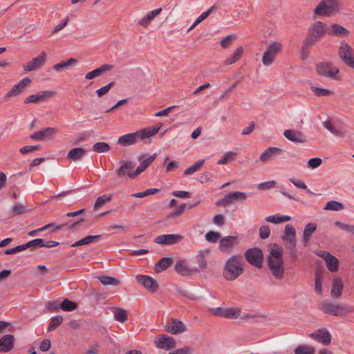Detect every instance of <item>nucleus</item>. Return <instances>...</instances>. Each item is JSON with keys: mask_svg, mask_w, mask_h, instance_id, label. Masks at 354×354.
Returning a JSON list of instances; mask_svg holds the SVG:
<instances>
[{"mask_svg": "<svg viewBox=\"0 0 354 354\" xmlns=\"http://www.w3.org/2000/svg\"><path fill=\"white\" fill-rule=\"evenodd\" d=\"M283 248L274 243L270 245L269 254L267 257V266L273 275L277 280H281L285 274V266L283 260Z\"/></svg>", "mask_w": 354, "mask_h": 354, "instance_id": "f257e3e1", "label": "nucleus"}, {"mask_svg": "<svg viewBox=\"0 0 354 354\" xmlns=\"http://www.w3.org/2000/svg\"><path fill=\"white\" fill-rule=\"evenodd\" d=\"M244 271L243 257L241 255H234L225 262L223 276L227 281H234Z\"/></svg>", "mask_w": 354, "mask_h": 354, "instance_id": "f03ea898", "label": "nucleus"}, {"mask_svg": "<svg viewBox=\"0 0 354 354\" xmlns=\"http://www.w3.org/2000/svg\"><path fill=\"white\" fill-rule=\"evenodd\" d=\"M326 25L321 21H316L309 29L308 34L303 43L302 53H308V48L318 42L326 32Z\"/></svg>", "mask_w": 354, "mask_h": 354, "instance_id": "7ed1b4c3", "label": "nucleus"}, {"mask_svg": "<svg viewBox=\"0 0 354 354\" xmlns=\"http://www.w3.org/2000/svg\"><path fill=\"white\" fill-rule=\"evenodd\" d=\"M320 308L324 313L334 316H342L353 311L346 305L333 304L329 301L322 302Z\"/></svg>", "mask_w": 354, "mask_h": 354, "instance_id": "20e7f679", "label": "nucleus"}, {"mask_svg": "<svg viewBox=\"0 0 354 354\" xmlns=\"http://www.w3.org/2000/svg\"><path fill=\"white\" fill-rule=\"evenodd\" d=\"M338 54L346 66L354 68V51L348 43L345 41L341 43Z\"/></svg>", "mask_w": 354, "mask_h": 354, "instance_id": "39448f33", "label": "nucleus"}, {"mask_svg": "<svg viewBox=\"0 0 354 354\" xmlns=\"http://www.w3.org/2000/svg\"><path fill=\"white\" fill-rule=\"evenodd\" d=\"M245 257L248 262L257 268L263 266V254L261 249L253 248L245 252Z\"/></svg>", "mask_w": 354, "mask_h": 354, "instance_id": "423d86ee", "label": "nucleus"}, {"mask_svg": "<svg viewBox=\"0 0 354 354\" xmlns=\"http://www.w3.org/2000/svg\"><path fill=\"white\" fill-rule=\"evenodd\" d=\"M282 45L279 42H273L270 44L264 52L262 62L265 66H270L274 61L276 55L281 49Z\"/></svg>", "mask_w": 354, "mask_h": 354, "instance_id": "0eeeda50", "label": "nucleus"}, {"mask_svg": "<svg viewBox=\"0 0 354 354\" xmlns=\"http://www.w3.org/2000/svg\"><path fill=\"white\" fill-rule=\"evenodd\" d=\"M316 71L320 75L335 78V76L339 73V69L333 67L330 63L328 62H319L316 64Z\"/></svg>", "mask_w": 354, "mask_h": 354, "instance_id": "6e6552de", "label": "nucleus"}, {"mask_svg": "<svg viewBox=\"0 0 354 354\" xmlns=\"http://www.w3.org/2000/svg\"><path fill=\"white\" fill-rule=\"evenodd\" d=\"M46 57V53L44 51H42L39 55L33 58L31 61L24 65L23 68L24 71L30 72L37 71L41 68L45 64Z\"/></svg>", "mask_w": 354, "mask_h": 354, "instance_id": "1a4fd4ad", "label": "nucleus"}, {"mask_svg": "<svg viewBox=\"0 0 354 354\" xmlns=\"http://www.w3.org/2000/svg\"><path fill=\"white\" fill-rule=\"evenodd\" d=\"M119 164L120 167L115 170L117 175L120 178L127 175L131 178V174H134L133 169L136 167V163L131 160H120Z\"/></svg>", "mask_w": 354, "mask_h": 354, "instance_id": "9d476101", "label": "nucleus"}, {"mask_svg": "<svg viewBox=\"0 0 354 354\" xmlns=\"http://www.w3.org/2000/svg\"><path fill=\"white\" fill-rule=\"evenodd\" d=\"M57 132L56 129L54 127H46L39 131H35L30 136V138L37 141L50 140L57 133Z\"/></svg>", "mask_w": 354, "mask_h": 354, "instance_id": "9b49d317", "label": "nucleus"}, {"mask_svg": "<svg viewBox=\"0 0 354 354\" xmlns=\"http://www.w3.org/2000/svg\"><path fill=\"white\" fill-rule=\"evenodd\" d=\"M183 239V236L177 234H162L156 237L154 242L160 245H174Z\"/></svg>", "mask_w": 354, "mask_h": 354, "instance_id": "f8f14e48", "label": "nucleus"}, {"mask_svg": "<svg viewBox=\"0 0 354 354\" xmlns=\"http://www.w3.org/2000/svg\"><path fill=\"white\" fill-rule=\"evenodd\" d=\"M319 255L324 259L329 271L335 272L338 270L339 260L337 258L326 251H321Z\"/></svg>", "mask_w": 354, "mask_h": 354, "instance_id": "ddd939ff", "label": "nucleus"}, {"mask_svg": "<svg viewBox=\"0 0 354 354\" xmlns=\"http://www.w3.org/2000/svg\"><path fill=\"white\" fill-rule=\"evenodd\" d=\"M237 242V237L234 236H227L221 238L219 241L218 248L220 251L225 253H230L234 245Z\"/></svg>", "mask_w": 354, "mask_h": 354, "instance_id": "4468645a", "label": "nucleus"}, {"mask_svg": "<svg viewBox=\"0 0 354 354\" xmlns=\"http://www.w3.org/2000/svg\"><path fill=\"white\" fill-rule=\"evenodd\" d=\"M55 92L51 91H39L37 94L28 96L24 101V104L37 103L52 97Z\"/></svg>", "mask_w": 354, "mask_h": 354, "instance_id": "2eb2a0df", "label": "nucleus"}, {"mask_svg": "<svg viewBox=\"0 0 354 354\" xmlns=\"http://www.w3.org/2000/svg\"><path fill=\"white\" fill-rule=\"evenodd\" d=\"M136 280L138 283H141L145 288L151 292H155L158 290V283L149 276L138 275L136 277Z\"/></svg>", "mask_w": 354, "mask_h": 354, "instance_id": "dca6fc26", "label": "nucleus"}, {"mask_svg": "<svg viewBox=\"0 0 354 354\" xmlns=\"http://www.w3.org/2000/svg\"><path fill=\"white\" fill-rule=\"evenodd\" d=\"M166 330L171 334L176 335L186 331L187 328L181 321L171 318L166 326Z\"/></svg>", "mask_w": 354, "mask_h": 354, "instance_id": "f3484780", "label": "nucleus"}, {"mask_svg": "<svg viewBox=\"0 0 354 354\" xmlns=\"http://www.w3.org/2000/svg\"><path fill=\"white\" fill-rule=\"evenodd\" d=\"M308 336L314 339H316L320 343H322L324 345L327 346L330 344L331 342L332 336L330 333L326 329H319L317 331L310 333Z\"/></svg>", "mask_w": 354, "mask_h": 354, "instance_id": "a211bd4d", "label": "nucleus"}, {"mask_svg": "<svg viewBox=\"0 0 354 354\" xmlns=\"http://www.w3.org/2000/svg\"><path fill=\"white\" fill-rule=\"evenodd\" d=\"M174 268L176 272L182 276H189L198 271L197 268H189L185 260L177 261Z\"/></svg>", "mask_w": 354, "mask_h": 354, "instance_id": "6ab92c4d", "label": "nucleus"}, {"mask_svg": "<svg viewBox=\"0 0 354 354\" xmlns=\"http://www.w3.org/2000/svg\"><path fill=\"white\" fill-rule=\"evenodd\" d=\"M283 136L288 140L295 143H304L306 142L305 136L299 131L288 129L283 132Z\"/></svg>", "mask_w": 354, "mask_h": 354, "instance_id": "aec40b11", "label": "nucleus"}, {"mask_svg": "<svg viewBox=\"0 0 354 354\" xmlns=\"http://www.w3.org/2000/svg\"><path fill=\"white\" fill-rule=\"evenodd\" d=\"M15 337L12 335H5L0 338V352L7 353L14 347Z\"/></svg>", "mask_w": 354, "mask_h": 354, "instance_id": "412c9836", "label": "nucleus"}, {"mask_svg": "<svg viewBox=\"0 0 354 354\" xmlns=\"http://www.w3.org/2000/svg\"><path fill=\"white\" fill-rule=\"evenodd\" d=\"M156 346L165 350H169L175 347L174 339L171 337L162 335L158 341H156Z\"/></svg>", "mask_w": 354, "mask_h": 354, "instance_id": "4be33fe9", "label": "nucleus"}, {"mask_svg": "<svg viewBox=\"0 0 354 354\" xmlns=\"http://www.w3.org/2000/svg\"><path fill=\"white\" fill-rule=\"evenodd\" d=\"M139 140L137 131L127 133L118 138V142L121 146H129L135 144Z\"/></svg>", "mask_w": 354, "mask_h": 354, "instance_id": "5701e85b", "label": "nucleus"}, {"mask_svg": "<svg viewBox=\"0 0 354 354\" xmlns=\"http://www.w3.org/2000/svg\"><path fill=\"white\" fill-rule=\"evenodd\" d=\"M156 153H153L151 156H149L148 158L140 162L139 166L137 167V169L134 171V174H131V179L135 178L138 175L143 172L148 166L153 162V160L156 159Z\"/></svg>", "mask_w": 354, "mask_h": 354, "instance_id": "b1692460", "label": "nucleus"}, {"mask_svg": "<svg viewBox=\"0 0 354 354\" xmlns=\"http://www.w3.org/2000/svg\"><path fill=\"white\" fill-rule=\"evenodd\" d=\"M113 67V65L104 64L99 68L86 73L85 78L86 80H92L96 77L101 75L103 73L111 70Z\"/></svg>", "mask_w": 354, "mask_h": 354, "instance_id": "393cba45", "label": "nucleus"}, {"mask_svg": "<svg viewBox=\"0 0 354 354\" xmlns=\"http://www.w3.org/2000/svg\"><path fill=\"white\" fill-rule=\"evenodd\" d=\"M344 288L343 282L339 278H335L333 280V285L330 295L333 298H338L342 295Z\"/></svg>", "mask_w": 354, "mask_h": 354, "instance_id": "a878e982", "label": "nucleus"}, {"mask_svg": "<svg viewBox=\"0 0 354 354\" xmlns=\"http://www.w3.org/2000/svg\"><path fill=\"white\" fill-rule=\"evenodd\" d=\"M86 154V149L82 147H76L71 149L68 154L67 158L73 161L80 160Z\"/></svg>", "mask_w": 354, "mask_h": 354, "instance_id": "bb28decb", "label": "nucleus"}, {"mask_svg": "<svg viewBox=\"0 0 354 354\" xmlns=\"http://www.w3.org/2000/svg\"><path fill=\"white\" fill-rule=\"evenodd\" d=\"M173 259L171 257H163L155 265L154 270L156 273H160L167 269L171 266Z\"/></svg>", "mask_w": 354, "mask_h": 354, "instance_id": "cd10ccee", "label": "nucleus"}, {"mask_svg": "<svg viewBox=\"0 0 354 354\" xmlns=\"http://www.w3.org/2000/svg\"><path fill=\"white\" fill-rule=\"evenodd\" d=\"M282 150L277 147H268L266 151L260 156V160L262 162H266L270 160L274 156L280 153Z\"/></svg>", "mask_w": 354, "mask_h": 354, "instance_id": "c85d7f7f", "label": "nucleus"}, {"mask_svg": "<svg viewBox=\"0 0 354 354\" xmlns=\"http://www.w3.org/2000/svg\"><path fill=\"white\" fill-rule=\"evenodd\" d=\"M161 11L162 8H159L149 12L146 16L139 21L138 24L142 26L147 27L150 22L161 12Z\"/></svg>", "mask_w": 354, "mask_h": 354, "instance_id": "c756f323", "label": "nucleus"}, {"mask_svg": "<svg viewBox=\"0 0 354 354\" xmlns=\"http://www.w3.org/2000/svg\"><path fill=\"white\" fill-rule=\"evenodd\" d=\"M317 225L315 223H310L307 224L304 228V233H303V243L306 246L308 245L311 235L316 230Z\"/></svg>", "mask_w": 354, "mask_h": 354, "instance_id": "7c9ffc66", "label": "nucleus"}, {"mask_svg": "<svg viewBox=\"0 0 354 354\" xmlns=\"http://www.w3.org/2000/svg\"><path fill=\"white\" fill-rule=\"evenodd\" d=\"M101 235H89L75 242L71 245L72 248L77 247L83 245H88L92 243L97 242L100 240Z\"/></svg>", "mask_w": 354, "mask_h": 354, "instance_id": "2f4dec72", "label": "nucleus"}, {"mask_svg": "<svg viewBox=\"0 0 354 354\" xmlns=\"http://www.w3.org/2000/svg\"><path fill=\"white\" fill-rule=\"evenodd\" d=\"M243 53V47L239 46L237 48L233 54L230 55L229 57L226 58L224 61V64L227 66L231 65L238 60H239Z\"/></svg>", "mask_w": 354, "mask_h": 354, "instance_id": "473e14b6", "label": "nucleus"}, {"mask_svg": "<svg viewBox=\"0 0 354 354\" xmlns=\"http://www.w3.org/2000/svg\"><path fill=\"white\" fill-rule=\"evenodd\" d=\"M97 280L104 286H119L120 281L115 277L102 275L97 277Z\"/></svg>", "mask_w": 354, "mask_h": 354, "instance_id": "72a5a7b5", "label": "nucleus"}, {"mask_svg": "<svg viewBox=\"0 0 354 354\" xmlns=\"http://www.w3.org/2000/svg\"><path fill=\"white\" fill-rule=\"evenodd\" d=\"M328 33L329 35H347L349 32L344 27L337 24H334L328 28Z\"/></svg>", "mask_w": 354, "mask_h": 354, "instance_id": "f704fd0d", "label": "nucleus"}, {"mask_svg": "<svg viewBox=\"0 0 354 354\" xmlns=\"http://www.w3.org/2000/svg\"><path fill=\"white\" fill-rule=\"evenodd\" d=\"M314 14L324 17H329L333 15V12L329 10V8L327 6H326V4H324V2H323L322 1L315 8Z\"/></svg>", "mask_w": 354, "mask_h": 354, "instance_id": "c9c22d12", "label": "nucleus"}, {"mask_svg": "<svg viewBox=\"0 0 354 354\" xmlns=\"http://www.w3.org/2000/svg\"><path fill=\"white\" fill-rule=\"evenodd\" d=\"M230 204L234 201H244L246 200L247 196L245 193L241 192H232L227 194Z\"/></svg>", "mask_w": 354, "mask_h": 354, "instance_id": "e433bc0d", "label": "nucleus"}, {"mask_svg": "<svg viewBox=\"0 0 354 354\" xmlns=\"http://www.w3.org/2000/svg\"><path fill=\"white\" fill-rule=\"evenodd\" d=\"M137 133L138 134L139 140H142L156 135L157 133V129H153V127H149L142 130L137 131Z\"/></svg>", "mask_w": 354, "mask_h": 354, "instance_id": "4c0bfd02", "label": "nucleus"}, {"mask_svg": "<svg viewBox=\"0 0 354 354\" xmlns=\"http://www.w3.org/2000/svg\"><path fill=\"white\" fill-rule=\"evenodd\" d=\"M77 62L75 58H70L65 61H62L53 66L54 70L56 71H61L66 69L68 66H71Z\"/></svg>", "mask_w": 354, "mask_h": 354, "instance_id": "58836bf2", "label": "nucleus"}, {"mask_svg": "<svg viewBox=\"0 0 354 354\" xmlns=\"http://www.w3.org/2000/svg\"><path fill=\"white\" fill-rule=\"evenodd\" d=\"M344 209V205L337 201H328L324 207L325 210H330V211H340Z\"/></svg>", "mask_w": 354, "mask_h": 354, "instance_id": "ea45409f", "label": "nucleus"}, {"mask_svg": "<svg viewBox=\"0 0 354 354\" xmlns=\"http://www.w3.org/2000/svg\"><path fill=\"white\" fill-rule=\"evenodd\" d=\"M205 162V160H199L196 161L193 165L190 166L184 171V175H192L198 171Z\"/></svg>", "mask_w": 354, "mask_h": 354, "instance_id": "a19ab883", "label": "nucleus"}, {"mask_svg": "<svg viewBox=\"0 0 354 354\" xmlns=\"http://www.w3.org/2000/svg\"><path fill=\"white\" fill-rule=\"evenodd\" d=\"M77 308L76 302L65 299L60 304V308L64 311H72Z\"/></svg>", "mask_w": 354, "mask_h": 354, "instance_id": "79ce46f5", "label": "nucleus"}, {"mask_svg": "<svg viewBox=\"0 0 354 354\" xmlns=\"http://www.w3.org/2000/svg\"><path fill=\"white\" fill-rule=\"evenodd\" d=\"M224 317L227 319H236L241 315V310L236 308H228L225 309Z\"/></svg>", "mask_w": 354, "mask_h": 354, "instance_id": "37998d69", "label": "nucleus"}, {"mask_svg": "<svg viewBox=\"0 0 354 354\" xmlns=\"http://www.w3.org/2000/svg\"><path fill=\"white\" fill-rule=\"evenodd\" d=\"M215 8V6H212L210 8H209L207 11L204 12L203 13H202L196 19V21L194 22V24L191 26V27L189 28V30H187V32L190 31L191 30H192L195 26H196L199 23H201L202 21H203L204 19H205L209 15L210 13L214 10Z\"/></svg>", "mask_w": 354, "mask_h": 354, "instance_id": "c03bdc74", "label": "nucleus"}, {"mask_svg": "<svg viewBox=\"0 0 354 354\" xmlns=\"http://www.w3.org/2000/svg\"><path fill=\"white\" fill-rule=\"evenodd\" d=\"M315 349L310 346L300 345L295 349V354H314Z\"/></svg>", "mask_w": 354, "mask_h": 354, "instance_id": "a18cd8bd", "label": "nucleus"}, {"mask_svg": "<svg viewBox=\"0 0 354 354\" xmlns=\"http://www.w3.org/2000/svg\"><path fill=\"white\" fill-rule=\"evenodd\" d=\"M111 147L106 142H99L93 145V149L97 153H104L110 150Z\"/></svg>", "mask_w": 354, "mask_h": 354, "instance_id": "49530a36", "label": "nucleus"}, {"mask_svg": "<svg viewBox=\"0 0 354 354\" xmlns=\"http://www.w3.org/2000/svg\"><path fill=\"white\" fill-rule=\"evenodd\" d=\"M323 126L328 130L331 133L335 136L342 137L344 133L342 131L337 129L330 121H324L322 122Z\"/></svg>", "mask_w": 354, "mask_h": 354, "instance_id": "de8ad7c7", "label": "nucleus"}, {"mask_svg": "<svg viewBox=\"0 0 354 354\" xmlns=\"http://www.w3.org/2000/svg\"><path fill=\"white\" fill-rule=\"evenodd\" d=\"M322 1L324 2L326 6L329 8L333 14H335L339 11V3L338 0H322Z\"/></svg>", "mask_w": 354, "mask_h": 354, "instance_id": "09e8293b", "label": "nucleus"}, {"mask_svg": "<svg viewBox=\"0 0 354 354\" xmlns=\"http://www.w3.org/2000/svg\"><path fill=\"white\" fill-rule=\"evenodd\" d=\"M114 318L116 321L124 323L127 320L126 311L123 308H116L114 312Z\"/></svg>", "mask_w": 354, "mask_h": 354, "instance_id": "8fccbe9b", "label": "nucleus"}, {"mask_svg": "<svg viewBox=\"0 0 354 354\" xmlns=\"http://www.w3.org/2000/svg\"><path fill=\"white\" fill-rule=\"evenodd\" d=\"M62 321L63 317L61 315H57L55 317H53L49 324L47 331L51 332L56 329L61 324Z\"/></svg>", "mask_w": 354, "mask_h": 354, "instance_id": "3c124183", "label": "nucleus"}, {"mask_svg": "<svg viewBox=\"0 0 354 354\" xmlns=\"http://www.w3.org/2000/svg\"><path fill=\"white\" fill-rule=\"evenodd\" d=\"M43 245V239H35L32 241H28V243L24 244L25 250L30 248L31 250H34L36 248H42Z\"/></svg>", "mask_w": 354, "mask_h": 354, "instance_id": "603ef678", "label": "nucleus"}, {"mask_svg": "<svg viewBox=\"0 0 354 354\" xmlns=\"http://www.w3.org/2000/svg\"><path fill=\"white\" fill-rule=\"evenodd\" d=\"M111 195L106 194L99 196L94 204V208L99 209L100 207H102L106 203L109 202L111 200Z\"/></svg>", "mask_w": 354, "mask_h": 354, "instance_id": "864d4df0", "label": "nucleus"}, {"mask_svg": "<svg viewBox=\"0 0 354 354\" xmlns=\"http://www.w3.org/2000/svg\"><path fill=\"white\" fill-rule=\"evenodd\" d=\"M24 90L20 87L18 83L14 85L12 88L6 94L5 97H17Z\"/></svg>", "mask_w": 354, "mask_h": 354, "instance_id": "5fc2aeb1", "label": "nucleus"}, {"mask_svg": "<svg viewBox=\"0 0 354 354\" xmlns=\"http://www.w3.org/2000/svg\"><path fill=\"white\" fill-rule=\"evenodd\" d=\"M235 156H236V153H234L233 151H227L217 162V164L218 165H225V164H227L230 161L233 160Z\"/></svg>", "mask_w": 354, "mask_h": 354, "instance_id": "6e6d98bb", "label": "nucleus"}, {"mask_svg": "<svg viewBox=\"0 0 354 354\" xmlns=\"http://www.w3.org/2000/svg\"><path fill=\"white\" fill-rule=\"evenodd\" d=\"M26 207L20 203L15 204L11 208V213L12 215H19L26 212Z\"/></svg>", "mask_w": 354, "mask_h": 354, "instance_id": "4d7b16f0", "label": "nucleus"}, {"mask_svg": "<svg viewBox=\"0 0 354 354\" xmlns=\"http://www.w3.org/2000/svg\"><path fill=\"white\" fill-rule=\"evenodd\" d=\"M221 236L219 232L209 231L205 234V239L210 243H216Z\"/></svg>", "mask_w": 354, "mask_h": 354, "instance_id": "13d9d810", "label": "nucleus"}, {"mask_svg": "<svg viewBox=\"0 0 354 354\" xmlns=\"http://www.w3.org/2000/svg\"><path fill=\"white\" fill-rule=\"evenodd\" d=\"M235 39L236 37L234 35H229L221 39L220 41V45L223 48H227L230 46Z\"/></svg>", "mask_w": 354, "mask_h": 354, "instance_id": "bf43d9fd", "label": "nucleus"}, {"mask_svg": "<svg viewBox=\"0 0 354 354\" xmlns=\"http://www.w3.org/2000/svg\"><path fill=\"white\" fill-rule=\"evenodd\" d=\"M335 225L343 231L354 234V225H347L340 221H335Z\"/></svg>", "mask_w": 354, "mask_h": 354, "instance_id": "052dcab7", "label": "nucleus"}, {"mask_svg": "<svg viewBox=\"0 0 354 354\" xmlns=\"http://www.w3.org/2000/svg\"><path fill=\"white\" fill-rule=\"evenodd\" d=\"M114 85V82H110L107 85L96 90L95 93H97L99 97H101L103 95H106Z\"/></svg>", "mask_w": 354, "mask_h": 354, "instance_id": "680f3d73", "label": "nucleus"}, {"mask_svg": "<svg viewBox=\"0 0 354 354\" xmlns=\"http://www.w3.org/2000/svg\"><path fill=\"white\" fill-rule=\"evenodd\" d=\"M196 261L199 266V268L202 270H204L207 268V261L205 259V255L201 252L196 257Z\"/></svg>", "mask_w": 354, "mask_h": 354, "instance_id": "e2e57ef3", "label": "nucleus"}, {"mask_svg": "<svg viewBox=\"0 0 354 354\" xmlns=\"http://www.w3.org/2000/svg\"><path fill=\"white\" fill-rule=\"evenodd\" d=\"M284 241H286V248L290 250L296 249V238L291 237H282Z\"/></svg>", "mask_w": 354, "mask_h": 354, "instance_id": "0e129e2a", "label": "nucleus"}, {"mask_svg": "<svg viewBox=\"0 0 354 354\" xmlns=\"http://www.w3.org/2000/svg\"><path fill=\"white\" fill-rule=\"evenodd\" d=\"M311 90L317 96H326L332 93V92L328 89L321 88L315 86H312Z\"/></svg>", "mask_w": 354, "mask_h": 354, "instance_id": "69168bd1", "label": "nucleus"}, {"mask_svg": "<svg viewBox=\"0 0 354 354\" xmlns=\"http://www.w3.org/2000/svg\"><path fill=\"white\" fill-rule=\"evenodd\" d=\"M290 181L297 188L304 189L308 192V194H313V193L307 188V186L305 185V183L301 180H297L295 178H290Z\"/></svg>", "mask_w": 354, "mask_h": 354, "instance_id": "338daca9", "label": "nucleus"}, {"mask_svg": "<svg viewBox=\"0 0 354 354\" xmlns=\"http://www.w3.org/2000/svg\"><path fill=\"white\" fill-rule=\"evenodd\" d=\"M270 234V227L268 225H262L259 228V236L262 239H266L269 237Z\"/></svg>", "mask_w": 354, "mask_h": 354, "instance_id": "774afa93", "label": "nucleus"}]
</instances>
